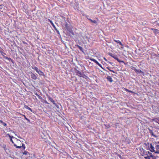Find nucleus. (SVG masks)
<instances>
[{
  "mask_svg": "<svg viewBox=\"0 0 159 159\" xmlns=\"http://www.w3.org/2000/svg\"><path fill=\"white\" fill-rule=\"evenodd\" d=\"M90 60L92 61H93V62H95V63H96L97 62V61L95 59H93V58H91L90 59Z\"/></svg>",
  "mask_w": 159,
  "mask_h": 159,
  "instance_id": "nucleus-22",
  "label": "nucleus"
},
{
  "mask_svg": "<svg viewBox=\"0 0 159 159\" xmlns=\"http://www.w3.org/2000/svg\"><path fill=\"white\" fill-rule=\"evenodd\" d=\"M55 30H56V32L58 34H60V32L59 31L57 30V28H56L55 29H54Z\"/></svg>",
  "mask_w": 159,
  "mask_h": 159,
  "instance_id": "nucleus-33",
  "label": "nucleus"
},
{
  "mask_svg": "<svg viewBox=\"0 0 159 159\" xmlns=\"http://www.w3.org/2000/svg\"><path fill=\"white\" fill-rule=\"evenodd\" d=\"M135 72L136 73H141L143 75H144V72H143V71H142L140 70H135Z\"/></svg>",
  "mask_w": 159,
  "mask_h": 159,
  "instance_id": "nucleus-8",
  "label": "nucleus"
},
{
  "mask_svg": "<svg viewBox=\"0 0 159 159\" xmlns=\"http://www.w3.org/2000/svg\"><path fill=\"white\" fill-rule=\"evenodd\" d=\"M29 153L27 152V151H25L23 152V154L24 155H27V153Z\"/></svg>",
  "mask_w": 159,
  "mask_h": 159,
  "instance_id": "nucleus-25",
  "label": "nucleus"
},
{
  "mask_svg": "<svg viewBox=\"0 0 159 159\" xmlns=\"http://www.w3.org/2000/svg\"><path fill=\"white\" fill-rule=\"evenodd\" d=\"M22 146H21V147L22 148H23V150H24L25 148V144H24V143H22Z\"/></svg>",
  "mask_w": 159,
  "mask_h": 159,
  "instance_id": "nucleus-24",
  "label": "nucleus"
},
{
  "mask_svg": "<svg viewBox=\"0 0 159 159\" xmlns=\"http://www.w3.org/2000/svg\"><path fill=\"white\" fill-rule=\"evenodd\" d=\"M4 9V6L3 5H0V11H1Z\"/></svg>",
  "mask_w": 159,
  "mask_h": 159,
  "instance_id": "nucleus-17",
  "label": "nucleus"
},
{
  "mask_svg": "<svg viewBox=\"0 0 159 159\" xmlns=\"http://www.w3.org/2000/svg\"><path fill=\"white\" fill-rule=\"evenodd\" d=\"M104 59L105 60V61H107V60L105 58H104Z\"/></svg>",
  "mask_w": 159,
  "mask_h": 159,
  "instance_id": "nucleus-57",
  "label": "nucleus"
},
{
  "mask_svg": "<svg viewBox=\"0 0 159 159\" xmlns=\"http://www.w3.org/2000/svg\"><path fill=\"white\" fill-rule=\"evenodd\" d=\"M145 155H147V157H144V158L145 159H150V157L147 154H145Z\"/></svg>",
  "mask_w": 159,
  "mask_h": 159,
  "instance_id": "nucleus-19",
  "label": "nucleus"
},
{
  "mask_svg": "<svg viewBox=\"0 0 159 159\" xmlns=\"http://www.w3.org/2000/svg\"><path fill=\"white\" fill-rule=\"evenodd\" d=\"M119 157H121V155H119Z\"/></svg>",
  "mask_w": 159,
  "mask_h": 159,
  "instance_id": "nucleus-58",
  "label": "nucleus"
},
{
  "mask_svg": "<svg viewBox=\"0 0 159 159\" xmlns=\"http://www.w3.org/2000/svg\"><path fill=\"white\" fill-rule=\"evenodd\" d=\"M131 69L133 70H134L135 72V70H137V69H136L135 67H133V66H132Z\"/></svg>",
  "mask_w": 159,
  "mask_h": 159,
  "instance_id": "nucleus-36",
  "label": "nucleus"
},
{
  "mask_svg": "<svg viewBox=\"0 0 159 159\" xmlns=\"http://www.w3.org/2000/svg\"><path fill=\"white\" fill-rule=\"evenodd\" d=\"M79 48L80 49V50L83 53H84V54H85V53H84V49H83V48L81 47V46H80Z\"/></svg>",
  "mask_w": 159,
  "mask_h": 159,
  "instance_id": "nucleus-18",
  "label": "nucleus"
},
{
  "mask_svg": "<svg viewBox=\"0 0 159 159\" xmlns=\"http://www.w3.org/2000/svg\"><path fill=\"white\" fill-rule=\"evenodd\" d=\"M37 73L40 75L43 76L44 77H45V75H44V73L40 70H39Z\"/></svg>",
  "mask_w": 159,
  "mask_h": 159,
  "instance_id": "nucleus-6",
  "label": "nucleus"
},
{
  "mask_svg": "<svg viewBox=\"0 0 159 159\" xmlns=\"http://www.w3.org/2000/svg\"><path fill=\"white\" fill-rule=\"evenodd\" d=\"M10 131H11V132H12V133H14V132L13 130H10Z\"/></svg>",
  "mask_w": 159,
  "mask_h": 159,
  "instance_id": "nucleus-54",
  "label": "nucleus"
},
{
  "mask_svg": "<svg viewBox=\"0 0 159 159\" xmlns=\"http://www.w3.org/2000/svg\"><path fill=\"white\" fill-rule=\"evenodd\" d=\"M3 148H4V150L6 151L7 150V148L6 147V145H3L2 146Z\"/></svg>",
  "mask_w": 159,
  "mask_h": 159,
  "instance_id": "nucleus-28",
  "label": "nucleus"
},
{
  "mask_svg": "<svg viewBox=\"0 0 159 159\" xmlns=\"http://www.w3.org/2000/svg\"><path fill=\"white\" fill-rule=\"evenodd\" d=\"M48 21L52 25V26L53 27L54 29L56 28L52 20H51L50 19H48Z\"/></svg>",
  "mask_w": 159,
  "mask_h": 159,
  "instance_id": "nucleus-12",
  "label": "nucleus"
},
{
  "mask_svg": "<svg viewBox=\"0 0 159 159\" xmlns=\"http://www.w3.org/2000/svg\"><path fill=\"white\" fill-rule=\"evenodd\" d=\"M151 29L153 30L154 32H156L158 30L156 29Z\"/></svg>",
  "mask_w": 159,
  "mask_h": 159,
  "instance_id": "nucleus-37",
  "label": "nucleus"
},
{
  "mask_svg": "<svg viewBox=\"0 0 159 159\" xmlns=\"http://www.w3.org/2000/svg\"><path fill=\"white\" fill-rule=\"evenodd\" d=\"M18 138H20V139L21 138L20 137H18Z\"/></svg>",
  "mask_w": 159,
  "mask_h": 159,
  "instance_id": "nucleus-59",
  "label": "nucleus"
},
{
  "mask_svg": "<svg viewBox=\"0 0 159 159\" xmlns=\"http://www.w3.org/2000/svg\"><path fill=\"white\" fill-rule=\"evenodd\" d=\"M75 73H76L80 77L82 75L81 72L77 70H76Z\"/></svg>",
  "mask_w": 159,
  "mask_h": 159,
  "instance_id": "nucleus-7",
  "label": "nucleus"
},
{
  "mask_svg": "<svg viewBox=\"0 0 159 159\" xmlns=\"http://www.w3.org/2000/svg\"><path fill=\"white\" fill-rule=\"evenodd\" d=\"M45 140H45V141L46 143H48V144H50V141H49L48 140V139H45Z\"/></svg>",
  "mask_w": 159,
  "mask_h": 159,
  "instance_id": "nucleus-31",
  "label": "nucleus"
},
{
  "mask_svg": "<svg viewBox=\"0 0 159 159\" xmlns=\"http://www.w3.org/2000/svg\"><path fill=\"white\" fill-rule=\"evenodd\" d=\"M148 130L149 132V133L151 134L152 135V136H154L155 138L157 137V136L154 134V133L153 132L152 130L150 129H148Z\"/></svg>",
  "mask_w": 159,
  "mask_h": 159,
  "instance_id": "nucleus-9",
  "label": "nucleus"
},
{
  "mask_svg": "<svg viewBox=\"0 0 159 159\" xmlns=\"http://www.w3.org/2000/svg\"><path fill=\"white\" fill-rule=\"evenodd\" d=\"M154 152L156 153L159 154V150L155 151H154Z\"/></svg>",
  "mask_w": 159,
  "mask_h": 159,
  "instance_id": "nucleus-39",
  "label": "nucleus"
},
{
  "mask_svg": "<svg viewBox=\"0 0 159 159\" xmlns=\"http://www.w3.org/2000/svg\"><path fill=\"white\" fill-rule=\"evenodd\" d=\"M150 148L149 149V150L152 152H153L155 151V150H154V148L152 145V143H151L150 144Z\"/></svg>",
  "mask_w": 159,
  "mask_h": 159,
  "instance_id": "nucleus-3",
  "label": "nucleus"
},
{
  "mask_svg": "<svg viewBox=\"0 0 159 159\" xmlns=\"http://www.w3.org/2000/svg\"><path fill=\"white\" fill-rule=\"evenodd\" d=\"M87 19L90 21L92 23H94L96 24V25H97V21L95 20H93L90 18H87Z\"/></svg>",
  "mask_w": 159,
  "mask_h": 159,
  "instance_id": "nucleus-5",
  "label": "nucleus"
},
{
  "mask_svg": "<svg viewBox=\"0 0 159 159\" xmlns=\"http://www.w3.org/2000/svg\"><path fill=\"white\" fill-rule=\"evenodd\" d=\"M13 145H14V146L16 147V148H20L21 147V146H17L16 145V144H14Z\"/></svg>",
  "mask_w": 159,
  "mask_h": 159,
  "instance_id": "nucleus-20",
  "label": "nucleus"
},
{
  "mask_svg": "<svg viewBox=\"0 0 159 159\" xmlns=\"http://www.w3.org/2000/svg\"><path fill=\"white\" fill-rule=\"evenodd\" d=\"M11 61L13 63H14V61L13 60H12L11 58V60H10V61Z\"/></svg>",
  "mask_w": 159,
  "mask_h": 159,
  "instance_id": "nucleus-45",
  "label": "nucleus"
},
{
  "mask_svg": "<svg viewBox=\"0 0 159 159\" xmlns=\"http://www.w3.org/2000/svg\"><path fill=\"white\" fill-rule=\"evenodd\" d=\"M42 138L43 139H47V138L46 137V136H44L43 137H42Z\"/></svg>",
  "mask_w": 159,
  "mask_h": 159,
  "instance_id": "nucleus-44",
  "label": "nucleus"
},
{
  "mask_svg": "<svg viewBox=\"0 0 159 159\" xmlns=\"http://www.w3.org/2000/svg\"><path fill=\"white\" fill-rule=\"evenodd\" d=\"M133 39L134 41L136 40V38L134 36H133Z\"/></svg>",
  "mask_w": 159,
  "mask_h": 159,
  "instance_id": "nucleus-49",
  "label": "nucleus"
},
{
  "mask_svg": "<svg viewBox=\"0 0 159 159\" xmlns=\"http://www.w3.org/2000/svg\"><path fill=\"white\" fill-rule=\"evenodd\" d=\"M8 136V137H9V138H10V137H12V136H11V135H10V134H7L6 135V136Z\"/></svg>",
  "mask_w": 159,
  "mask_h": 159,
  "instance_id": "nucleus-42",
  "label": "nucleus"
},
{
  "mask_svg": "<svg viewBox=\"0 0 159 159\" xmlns=\"http://www.w3.org/2000/svg\"><path fill=\"white\" fill-rule=\"evenodd\" d=\"M70 33L72 34V35H74V32L72 31L71 30H71H70V31H69Z\"/></svg>",
  "mask_w": 159,
  "mask_h": 159,
  "instance_id": "nucleus-38",
  "label": "nucleus"
},
{
  "mask_svg": "<svg viewBox=\"0 0 159 159\" xmlns=\"http://www.w3.org/2000/svg\"><path fill=\"white\" fill-rule=\"evenodd\" d=\"M108 62L109 63H110V64H112V63H113L111 62H109V61H108Z\"/></svg>",
  "mask_w": 159,
  "mask_h": 159,
  "instance_id": "nucleus-53",
  "label": "nucleus"
},
{
  "mask_svg": "<svg viewBox=\"0 0 159 159\" xmlns=\"http://www.w3.org/2000/svg\"><path fill=\"white\" fill-rule=\"evenodd\" d=\"M35 94L38 97V98L39 99H42V98L41 96H39V95L37 93H35Z\"/></svg>",
  "mask_w": 159,
  "mask_h": 159,
  "instance_id": "nucleus-23",
  "label": "nucleus"
},
{
  "mask_svg": "<svg viewBox=\"0 0 159 159\" xmlns=\"http://www.w3.org/2000/svg\"><path fill=\"white\" fill-rule=\"evenodd\" d=\"M155 144L158 143V144H159V142H158L157 143L155 142Z\"/></svg>",
  "mask_w": 159,
  "mask_h": 159,
  "instance_id": "nucleus-55",
  "label": "nucleus"
},
{
  "mask_svg": "<svg viewBox=\"0 0 159 159\" xmlns=\"http://www.w3.org/2000/svg\"><path fill=\"white\" fill-rule=\"evenodd\" d=\"M114 41L116 42L117 43H119L120 45H121V46H123V44L119 40H114Z\"/></svg>",
  "mask_w": 159,
  "mask_h": 159,
  "instance_id": "nucleus-16",
  "label": "nucleus"
},
{
  "mask_svg": "<svg viewBox=\"0 0 159 159\" xmlns=\"http://www.w3.org/2000/svg\"><path fill=\"white\" fill-rule=\"evenodd\" d=\"M126 92H129V93H133V92L132 91L129 90L128 89H126Z\"/></svg>",
  "mask_w": 159,
  "mask_h": 159,
  "instance_id": "nucleus-34",
  "label": "nucleus"
},
{
  "mask_svg": "<svg viewBox=\"0 0 159 159\" xmlns=\"http://www.w3.org/2000/svg\"><path fill=\"white\" fill-rule=\"evenodd\" d=\"M0 122L2 124L3 123V122L2 120H0Z\"/></svg>",
  "mask_w": 159,
  "mask_h": 159,
  "instance_id": "nucleus-51",
  "label": "nucleus"
},
{
  "mask_svg": "<svg viewBox=\"0 0 159 159\" xmlns=\"http://www.w3.org/2000/svg\"><path fill=\"white\" fill-rule=\"evenodd\" d=\"M0 52L1 53V54L2 55H3V54H6L3 52L2 51H0Z\"/></svg>",
  "mask_w": 159,
  "mask_h": 159,
  "instance_id": "nucleus-43",
  "label": "nucleus"
},
{
  "mask_svg": "<svg viewBox=\"0 0 159 159\" xmlns=\"http://www.w3.org/2000/svg\"><path fill=\"white\" fill-rule=\"evenodd\" d=\"M49 137L50 139H51V137L50 136H49Z\"/></svg>",
  "mask_w": 159,
  "mask_h": 159,
  "instance_id": "nucleus-60",
  "label": "nucleus"
},
{
  "mask_svg": "<svg viewBox=\"0 0 159 159\" xmlns=\"http://www.w3.org/2000/svg\"><path fill=\"white\" fill-rule=\"evenodd\" d=\"M55 30H56V32L58 34H60V32L59 31L57 30V28H56L55 29H54Z\"/></svg>",
  "mask_w": 159,
  "mask_h": 159,
  "instance_id": "nucleus-32",
  "label": "nucleus"
},
{
  "mask_svg": "<svg viewBox=\"0 0 159 159\" xmlns=\"http://www.w3.org/2000/svg\"><path fill=\"white\" fill-rule=\"evenodd\" d=\"M113 57L116 60H118L119 59L116 56L114 55V56Z\"/></svg>",
  "mask_w": 159,
  "mask_h": 159,
  "instance_id": "nucleus-27",
  "label": "nucleus"
},
{
  "mask_svg": "<svg viewBox=\"0 0 159 159\" xmlns=\"http://www.w3.org/2000/svg\"><path fill=\"white\" fill-rule=\"evenodd\" d=\"M65 28L68 31L71 30V28L70 25L68 24L66 22H65Z\"/></svg>",
  "mask_w": 159,
  "mask_h": 159,
  "instance_id": "nucleus-2",
  "label": "nucleus"
},
{
  "mask_svg": "<svg viewBox=\"0 0 159 159\" xmlns=\"http://www.w3.org/2000/svg\"><path fill=\"white\" fill-rule=\"evenodd\" d=\"M32 68L33 69H34V70H36V72L37 73L39 71V69L38 68H37V67L35 66H32Z\"/></svg>",
  "mask_w": 159,
  "mask_h": 159,
  "instance_id": "nucleus-13",
  "label": "nucleus"
},
{
  "mask_svg": "<svg viewBox=\"0 0 159 159\" xmlns=\"http://www.w3.org/2000/svg\"><path fill=\"white\" fill-rule=\"evenodd\" d=\"M109 55L111 57H113L114 56V55H113L112 53H110L109 54Z\"/></svg>",
  "mask_w": 159,
  "mask_h": 159,
  "instance_id": "nucleus-41",
  "label": "nucleus"
},
{
  "mask_svg": "<svg viewBox=\"0 0 159 159\" xmlns=\"http://www.w3.org/2000/svg\"><path fill=\"white\" fill-rule=\"evenodd\" d=\"M49 100L51 102H52L53 104H55V101H54V100H53V99L51 97H50V96H48V97Z\"/></svg>",
  "mask_w": 159,
  "mask_h": 159,
  "instance_id": "nucleus-11",
  "label": "nucleus"
},
{
  "mask_svg": "<svg viewBox=\"0 0 159 159\" xmlns=\"http://www.w3.org/2000/svg\"><path fill=\"white\" fill-rule=\"evenodd\" d=\"M2 124L4 126H6L7 125V124L4 122Z\"/></svg>",
  "mask_w": 159,
  "mask_h": 159,
  "instance_id": "nucleus-46",
  "label": "nucleus"
},
{
  "mask_svg": "<svg viewBox=\"0 0 159 159\" xmlns=\"http://www.w3.org/2000/svg\"><path fill=\"white\" fill-rule=\"evenodd\" d=\"M75 46L77 47L78 48L80 46L79 45H78V44H76L75 45Z\"/></svg>",
  "mask_w": 159,
  "mask_h": 159,
  "instance_id": "nucleus-47",
  "label": "nucleus"
},
{
  "mask_svg": "<svg viewBox=\"0 0 159 159\" xmlns=\"http://www.w3.org/2000/svg\"><path fill=\"white\" fill-rule=\"evenodd\" d=\"M96 64H97L99 66H100V67H101V68H102V69H103L104 70H106V71H107L104 68H103L102 65L100 64L98 61H97V62L96 63Z\"/></svg>",
  "mask_w": 159,
  "mask_h": 159,
  "instance_id": "nucleus-15",
  "label": "nucleus"
},
{
  "mask_svg": "<svg viewBox=\"0 0 159 159\" xmlns=\"http://www.w3.org/2000/svg\"><path fill=\"white\" fill-rule=\"evenodd\" d=\"M75 46L77 47L78 48L80 46L79 45H78V44H76L75 45Z\"/></svg>",
  "mask_w": 159,
  "mask_h": 159,
  "instance_id": "nucleus-48",
  "label": "nucleus"
},
{
  "mask_svg": "<svg viewBox=\"0 0 159 159\" xmlns=\"http://www.w3.org/2000/svg\"><path fill=\"white\" fill-rule=\"evenodd\" d=\"M24 107L25 108L27 109H28V110L30 111L31 112H32L33 111L31 109V108H30V107H28L27 106H26V105H25Z\"/></svg>",
  "mask_w": 159,
  "mask_h": 159,
  "instance_id": "nucleus-14",
  "label": "nucleus"
},
{
  "mask_svg": "<svg viewBox=\"0 0 159 159\" xmlns=\"http://www.w3.org/2000/svg\"><path fill=\"white\" fill-rule=\"evenodd\" d=\"M10 141L12 142V143L13 144V145L14 144H15V143H14V142L13 141L12 139V138H14L17 141H19L20 142H21V141L20 140L18 139H17V138H14L13 136H12V137H10Z\"/></svg>",
  "mask_w": 159,
  "mask_h": 159,
  "instance_id": "nucleus-4",
  "label": "nucleus"
},
{
  "mask_svg": "<svg viewBox=\"0 0 159 159\" xmlns=\"http://www.w3.org/2000/svg\"><path fill=\"white\" fill-rule=\"evenodd\" d=\"M107 69H108L109 70H110V69L109 68V67H107Z\"/></svg>",
  "mask_w": 159,
  "mask_h": 159,
  "instance_id": "nucleus-56",
  "label": "nucleus"
},
{
  "mask_svg": "<svg viewBox=\"0 0 159 159\" xmlns=\"http://www.w3.org/2000/svg\"><path fill=\"white\" fill-rule=\"evenodd\" d=\"M25 118L29 122H30V120L26 118L25 115H24Z\"/></svg>",
  "mask_w": 159,
  "mask_h": 159,
  "instance_id": "nucleus-30",
  "label": "nucleus"
},
{
  "mask_svg": "<svg viewBox=\"0 0 159 159\" xmlns=\"http://www.w3.org/2000/svg\"><path fill=\"white\" fill-rule=\"evenodd\" d=\"M55 106L57 107L58 109H60L59 106L58 105L55 103V104H54Z\"/></svg>",
  "mask_w": 159,
  "mask_h": 159,
  "instance_id": "nucleus-26",
  "label": "nucleus"
},
{
  "mask_svg": "<svg viewBox=\"0 0 159 159\" xmlns=\"http://www.w3.org/2000/svg\"><path fill=\"white\" fill-rule=\"evenodd\" d=\"M117 61L119 62L124 63V61H121L119 59H118V60Z\"/></svg>",
  "mask_w": 159,
  "mask_h": 159,
  "instance_id": "nucleus-35",
  "label": "nucleus"
},
{
  "mask_svg": "<svg viewBox=\"0 0 159 159\" xmlns=\"http://www.w3.org/2000/svg\"><path fill=\"white\" fill-rule=\"evenodd\" d=\"M30 74L31 77L33 80H36L37 79V76L38 75L37 74H34L31 72V73Z\"/></svg>",
  "mask_w": 159,
  "mask_h": 159,
  "instance_id": "nucleus-1",
  "label": "nucleus"
},
{
  "mask_svg": "<svg viewBox=\"0 0 159 159\" xmlns=\"http://www.w3.org/2000/svg\"><path fill=\"white\" fill-rule=\"evenodd\" d=\"M109 70L111 72H113L114 73H115V72L113 70Z\"/></svg>",
  "mask_w": 159,
  "mask_h": 159,
  "instance_id": "nucleus-50",
  "label": "nucleus"
},
{
  "mask_svg": "<svg viewBox=\"0 0 159 159\" xmlns=\"http://www.w3.org/2000/svg\"><path fill=\"white\" fill-rule=\"evenodd\" d=\"M3 57L4 58L8 60L9 61H10V60H11V58H10L8 57H7L3 56Z\"/></svg>",
  "mask_w": 159,
  "mask_h": 159,
  "instance_id": "nucleus-21",
  "label": "nucleus"
},
{
  "mask_svg": "<svg viewBox=\"0 0 159 159\" xmlns=\"http://www.w3.org/2000/svg\"><path fill=\"white\" fill-rule=\"evenodd\" d=\"M150 157H152V159H156V157L153 156V155H151Z\"/></svg>",
  "mask_w": 159,
  "mask_h": 159,
  "instance_id": "nucleus-29",
  "label": "nucleus"
},
{
  "mask_svg": "<svg viewBox=\"0 0 159 159\" xmlns=\"http://www.w3.org/2000/svg\"><path fill=\"white\" fill-rule=\"evenodd\" d=\"M148 154L150 155L149 156H150V157H151V155H152L151 153L149 151L148 152Z\"/></svg>",
  "mask_w": 159,
  "mask_h": 159,
  "instance_id": "nucleus-40",
  "label": "nucleus"
},
{
  "mask_svg": "<svg viewBox=\"0 0 159 159\" xmlns=\"http://www.w3.org/2000/svg\"><path fill=\"white\" fill-rule=\"evenodd\" d=\"M108 81H109L110 82H112L113 81V80H112V78L110 76H107L106 78Z\"/></svg>",
  "mask_w": 159,
  "mask_h": 159,
  "instance_id": "nucleus-10",
  "label": "nucleus"
},
{
  "mask_svg": "<svg viewBox=\"0 0 159 159\" xmlns=\"http://www.w3.org/2000/svg\"><path fill=\"white\" fill-rule=\"evenodd\" d=\"M45 103L47 104H48V103L46 101H45Z\"/></svg>",
  "mask_w": 159,
  "mask_h": 159,
  "instance_id": "nucleus-52",
  "label": "nucleus"
}]
</instances>
